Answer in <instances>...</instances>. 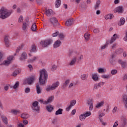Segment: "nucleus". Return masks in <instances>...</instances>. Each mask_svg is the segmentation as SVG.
I'll return each mask as SVG.
<instances>
[{"label": "nucleus", "instance_id": "nucleus-57", "mask_svg": "<svg viewBox=\"0 0 127 127\" xmlns=\"http://www.w3.org/2000/svg\"><path fill=\"white\" fill-rule=\"evenodd\" d=\"M38 101L43 104L47 105L46 100H44V99H39Z\"/></svg>", "mask_w": 127, "mask_h": 127}, {"label": "nucleus", "instance_id": "nucleus-55", "mask_svg": "<svg viewBox=\"0 0 127 127\" xmlns=\"http://www.w3.org/2000/svg\"><path fill=\"white\" fill-rule=\"evenodd\" d=\"M103 111H105L106 113L109 114L110 111V108L109 106H107V107H106V109H103Z\"/></svg>", "mask_w": 127, "mask_h": 127}, {"label": "nucleus", "instance_id": "nucleus-11", "mask_svg": "<svg viewBox=\"0 0 127 127\" xmlns=\"http://www.w3.org/2000/svg\"><path fill=\"white\" fill-rule=\"evenodd\" d=\"M115 54H112L110 57H109V63H110V64L112 65H115L116 64V61L115 59Z\"/></svg>", "mask_w": 127, "mask_h": 127}, {"label": "nucleus", "instance_id": "nucleus-34", "mask_svg": "<svg viewBox=\"0 0 127 127\" xmlns=\"http://www.w3.org/2000/svg\"><path fill=\"white\" fill-rule=\"evenodd\" d=\"M36 90H37V93L38 94H41L42 93V89L40 87L39 85H36Z\"/></svg>", "mask_w": 127, "mask_h": 127}, {"label": "nucleus", "instance_id": "nucleus-15", "mask_svg": "<svg viewBox=\"0 0 127 127\" xmlns=\"http://www.w3.org/2000/svg\"><path fill=\"white\" fill-rule=\"evenodd\" d=\"M118 63L121 64V67L123 68H126L127 67V62L126 61H123L122 60H118Z\"/></svg>", "mask_w": 127, "mask_h": 127}, {"label": "nucleus", "instance_id": "nucleus-20", "mask_svg": "<svg viewBox=\"0 0 127 127\" xmlns=\"http://www.w3.org/2000/svg\"><path fill=\"white\" fill-rule=\"evenodd\" d=\"M29 26V23H27L26 22H23L22 25V29L24 31H26L27 30V28Z\"/></svg>", "mask_w": 127, "mask_h": 127}, {"label": "nucleus", "instance_id": "nucleus-18", "mask_svg": "<svg viewBox=\"0 0 127 127\" xmlns=\"http://www.w3.org/2000/svg\"><path fill=\"white\" fill-rule=\"evenodd\" d=\"M45 13L46 14V15L48 17L54 15V11H53V10L52 9H46L45 11Z\"/></svg>", "mask_w": 127, "mask_h": 127}, {"label": "nucleus", "instance_id": "nucleus-39", "mask_svg": "<svg viewBox=\"0 0 127 127\" xmlns=\"http://www.w3.org/2000/svg\"><path fill=\"white\" fill-rule=\"evenodd\" d=\"M72 23H73V20L68 19L65 23V25L67 26H70L72 24Z\"/></svg>", "mask_w": 127, "mask_h": 127}, {"label": "nucleus", "instance_id": "nucleus-59", "mask_svg": "<svg viewBox=\"0 0 127 127\" xmlns=\"http://www.w3.org/2000/svg\"><path fill=\"white\" fill-rule=\"evenodd\" d=\"M100 32V30L98 28H95L93 29V33L94 34H98Z\"/></svg>", "mask_w": 127, "mask_h": 127}, {"label": "nucleus", "instance_id": "nucleus-30", "mask_svg": "<svg viewBox=\"0 0 127 127\" xmlns=\"http://www.w3.org/2000/svg\"><path fill=\"white\" fill-rule=\"evenodd\" d=\"M20 113V110L18 109H12L11 110V113L15 115H17Z\"/></svg>", "mask_w": 127, "mask_h": 127}, {"label": "nucleus", "instance_id": "nucleus-36", "mask_svg": "<svg viewBox=\"0 0 127 127\" xmlns=\"http://www.w3.org/2000/svg\"><path fill=\"white\" fill-rule=\"evenodd\" d=\"M90 34L88 32L84 34V39H85V41H86V42L90 40Z\"/></svg>", "mask_w": 127, "mask_h": 127}, {"label": "nucleus", "instance_id": "nucleus-50", "mask_svg": "<svg viewBox=\"0 0 127 127\" xmlns=\"http://www.w3.org/2000/svg\"><path fill=\"white\" fill-rule=\"evenodd\" d=\"M59 35V32L58 31H56V32L53 33L52 34V36L53 37H56L57 36H58Z\"/></svg>", "mask_w": 127, "mask_h": 127}, {"label": "nucleus", "instance_id": "nucleus-5", "mask_svg": "<svg viewBox=\"0 0 127 127\" xmlns=\"http://www.w3.org/2000/svg\"><path fill=\"white\" fill-rule=\"evenodd\" d=\"M92 115L91 112L90 111H87L83 114H80L79 116V120L82 122L85 120L86 118L90 117Z\"/></svg>", "mask_w": 127, "mask_h": 127}, {"label": "nucleus", "instance_id": "nucleus-28", "mask_svg": "<svg viewBox=\"0 0 127 127\" xmlns=\"http://www.w3.org/2000/svg\"><path fill=\"white\" fill-rule=\"evenodd\" d=\"M4 42L5 44V45L7 47H8L9 46V36H5L4 37Z\"/></svg>", "mask_w": 127, "mask_h": 127}, {"label": "nucleus", "instance_id": "nucleus-12", "mask_svg": "<svg viewBox=\"0 0 127 127\" xmlns=\"http://www.w3.org/2000/svg\"><path fill=\"white\" fill-rule=\"evenodd\" d=\"M124 11V8L123 6H118L114 9V13H123Z\"/></svg>", "mask_w": 127, "mask_h": 127}, {"label": "nucleus", "instance_id": "nucleus-23", "mask_svg": "<svg viewBox=\"0 0 127 127\" xmlns=\"http://www.w3.org/2000/svg\"><path fill=\"white\" fill-rule=\"evenodd\" d=\"M121 124H122V126H125L127 124V119H126L125 116H122L121 117Z\"/></svg>", "mask_w": 127, "mask_h": 127}, {"label": "nucleus", "instance_id": "nucleus-29", "mask_svg": "<svg viewBox=\"0 0 127 127\" xmlns=\"http://www.w3.org/2000/svg\"><path fill=\"white\" fill-rule=\"evenodd\" d=\"M54 96H50L48 98V100H46L47 105L49 103H51L54 101Z\"/></svg>", "mask_w": 127, "mask_h": 127}, {"label": "nucleus", "instance_id": "nucleus-33", "mask_svg": "<svg viewBox=\"0 0 127 127\" xmlns=\"http://www.w3.org/2000/svg\"><path fill=\"white\" fill-rule=\"evenodd\" d=\"M107 69L105 67H100L98 68V73H104L106 72Z\"/></svg>", "mask_w": 127, "mask_h": 127}, {"label": "nucleus", "instance_id": "nucleus-41", "mask_svg": "<svg viewBox=\"0 0 127 127\" xmlns=\"http://www.w3.org/2000/svg\"><path fill=\"white\" fill-rule=\"evenodd\" d=\"M37 51L36 46L35 44H33L31 46L30 52H36Z\"/></svg>", "mask_w": 127, "mask_h": 127}, {"label": "nucleus", "instance_id": "nucleus-13", "mask_svg": "<svg viewBox=\"0 0 127 127\" xmlns=\"http://www.w3.org/2000/svg\"><path fill=\"white\" fill-rule=\"evenodd\" d=\"M105 84V82L103 81H100L99 83H95L93 85V90H98L100 87L103 86Z\"/></svg>", "mask_w": 127, "mask_h": 127}, {"label": "nucleus", "instance_id": "nucleus-9", "mask_svg": "<svg viewBox=\"0 0 127 127\" xmlns=\"http://www.w3.org/2000/svg\"><path fill=\"white\" fill-rule=\"evenodd\" d=\"M28 58V55L26 52H23L20 55V57L19 60L21 62L25 61Z\"/></svg>", "mask_w": 127, "mask_h": 127}, {"label": "nucleus", "instance_id": "nucleus-62", "mask_svg": "<svg viewBox=\"0 0 127 127\" xmlns=\"http://www.w3.org/2000/svg\"><path fill=\"white\" fill-rule=\"evenodd\" d=\"M58 66L57 65L54 64L52 66V70H55L57 69Z\"/></svg>", "mask_w": 127, "mask_h": 127}, {"label": "nucleus", "instance_id": "nucleus-4", "mask_svg": "<svg viewBox=\"0 0 127 127\" xmlns=\"http://www.w3.org/2000/svg\"><path fill=\"white\" fill-rule=\"evenodd\" d=\"M14 57L13 56H9L7 57V59L2 61L1 63H0V65L8 66H9L13 61Z\"/></svg>", "mask_w": 127, "mask_h": 127}, {"label": "nucleus", "instance_id": "nucleus-27", "mask_svg": "<svg viewBox=\"0 0 127 127\" xmlns=\"http://www.w3.org/2000/svg\"><path fill=\"white\" fill-rule=\"evenodd\" d=\"M21 117L23 119H27L29 118L30 115L28 113H26V112H24V113H22L21 114Z\"/></svg>", "mask_w": 127, "mask_h": 127}, {"label": "nucleus", "instance_id": "nucleus-22", "mask_svg": "<svg viewBox=\"0 0 127 127\" xmlns=\"http://www.w3.org/2000/svg\"><path fill=\"white\" fill-rule=\"evenodd\" d=\"M122 100H123V102H124V104L125 105V108L127 109V95L124 94L122 95Z\"/></svg>", "mask_w": 127, "mask_h": 127}, {"label": "nucleus", "instance_id": "nucleus-35", "mask_svg": "<svg viewBox=\"0 0 127 127\" xmlns=\"http://www.w3.org/2000/svg\"><path fill=\"white\" fill-rule=\"evenodd\" d=\"M125 23V18L121 17V18H120V21H119V23H118V25L122 26V25H124Z\"/></svg>", "mask_w": 127, "mask_h": 127}, {"label": "nucleus", "instance_id": "nucleus-48", "mask_svg": "<svg viewBox=\"0 0 127 127\" xmlns=\"http://www.w3.org/2000/svg\"><path fill=\"white\" fill-rule=\"evenodd\" d=\"M118 112V107L115 106L113 109H112V114H115Z\"/></svg>", "mask_w": 127, "mask_h": 127}, {"label": "nucleus", "instance_id": "nucleus-10", "mask_svg": "<svg viewBox=\"0 0 127 127\" xmlns=\"http://www.w3.org/2000/svg\"><path fill=\"white\" fill-rule=\"evenodd\" d=\"M58 20L56 17H52L50 18V23L54 26L56 27L57 25Z\"/></svg>", "mask_w": 127, "mask_h": 127}, {"label": "nucleus", "instance_id": "nucleus-37", "mask_svg": "<svg viewBox=\"0 0 127 127\" xmlns=\"http://www.w3.org/2000/svg\"><path fill=\"white\" fill-rule=\"evenodd\" d=\"M31 29L33 32H36L37 31V27L36 25V24L35 23H34L31 27Z\"/></svg>", "mask_w": 127, "mask_h": 127}, {"label": "nucleus", "instance_id": "nucleus-14", "mask_svg": "<svg viewBox=\"0 0 127 127\" xmlns=\"http://www.w3.org/2000/svg\"><path fill=\"white\" fill-rule=\"evenodd\" d=\"M120 38V36L118 34H113V36L111 37V39L108 41L109 44H113L116 40Z\"/></svg>", "mask_w": 127, "mask_h": 127}, {"label": "nucleus", "instance_id": "nucleus-42", "mask_svg": "<svg viewBox=\"0 0 127 127\" xmlns=\"http://www.w3.org/2000/svg\"><path fill=\"white\" fill-rule=\"evenodd\" d=\"M100 3H101V1L100 0L96 1V3L94 6V8H95V9H98L99 8Z\"/></svg>", "mask_w": 127, "mask_h": 127}, {"label": "nucleus", "instance_id": "nucleus-17", "mask_svg": "<svg viewBox=\"0 0 127 127\" xmlns=\"http://www.w3.org/2000/svg\"><path fill=\"white\" fill-rule=\"evenodd\" d=\"M61 44H62V42L61 41V40H57L54 43V44L53 45V47L54 48L56 49V48L60 47L61 46Z\"/></svg>", "mask_w": 127, "mask_h": 127}, {"label": "nucleus", "instance_id": "nucleus-16", "mask_svg": "<svg viewBox=\"0 0 127 127\" xmlns=\"http://www.w3.org/2000/svg\"><path fill=\"white\" fill-rule=\"evenodd\" d=\"M91 78H92V80L95 82L99 80V75L97 73H92V75H91Z\"/></svg>", "mask_w": 127, "mask_h": 127}, {"label": "nucleus", "instance_id": "nucleus-24", "mask_svg": "<svg viewBox=\"0 0 127 127\" xmlns=\"http://www.w3.org/2000/svg\"><path fill=\"white\" fill-rule=\"evenodd\" d=\"M1 120L3 123L5 124V126L8 125V119L6 116L4 115H1Z\"/></svg>", "mask_w": 127, "mask_h": 127}, {"label": "nucleus", "instance_id": "nucleus-3", "mask_svg": "<svg viewBox=\"0 0 127 127\" xmlns=\"http://www.w3.org/2000/svg\"><path fill=\"white\" fill-rule=\"evenodd\" d=\"M60 85V82L57 81L53 83L52 85H48L46 87V91L47 92H51L56 90Z\"/></svg>", "mask_w": 127, "mask_h": 127}, {"label": "nucleus", "instance_id": "nucleus-26", "mask_svg": "<svg viewBox=\"0 0 127 127\" xmlns=\"http://www.w3.org/2000/svg\"><path fill=\"white\" fill-rule=\"evenodd\" d=\"M76 61H77V57H74L73 59L71 60V62L68 64L70 66L74 65L75 64Z\"/></svg>", "mask_w": 127, "mask_h": 127}, {"label": "nucleus", "instance_id": "nucleus-2", "mask_svg": "<svg viewBox=\"0 0 127 127\" xmlns=\"http://www.w3.org/2000/svg\"><path fill=\"white\" fill-rule=\"evenodd\" d=\"M48 78V74L46 69H42L40 71V76L39 82L41 84L43 85L46 83Z\"/></svg>", "mask_w": 127, "mask_h": 127}, {"label": "nucleus", "instance_id": "nucleus-64", "mask_svg": "<svg viewBox=\"0 0 127 127\" xmlns=\"http://www.w3.org/2000/svg\"><path fill=\"white\" fill-rule=\"evenodd\" d=\"M23 123L24 126H26L27 125H28V122L27 121V120H23Z\"/></svg>", "mask_w": 127, "mask_h": 127}, {"label": "nucleus", "instance_id": "nucleus-31", "mask_svg": "<svg viewBox=\"0 0 127 127\" xmlns=\"http://www.w3.org/2000/svg\"><path fill=\"white\" fill-rule=\"evenodd\" d=\"M88 76V74H82L81 75L80 78L82 80H86Z\"/></svg>", "mask_w": 127, "mask_h": 127}, {"label": "nucleus", "instance_id": "nucleus-19", "mask_svg": "<svg viewBox=\"0 0 127 127\" xmlns=\"http://www.w3.org/2000/svg\"><path fill=\"white\" fill-rule=\"evenodd\" d=\"M54 106H53V105H51V104L46 106V110L49 113L52 112L54 111Z\"/></svg>", "mask_w": 127, "mask_h": 127}, {"label": "nucleus", "instance_id": "nucleus-60", "mask_svg": "<svg viewBox=\"0 0 127 127\" xmlns=\"http://www.w3.org/2000/svg\"><path fill=\"white\" fill-rule=\"evenodd\" d=\"M3 55L1 52H0V63H1V62L3 61Z\"/></svg>", "mask_w": 127, "mask_h": 127}, {"label": "nucleus", "instance_id": "nucleus-32", "mask_svg": "<svg viewBox=\"0 0 127 127\" xmlns=\"http://www.w3.org/2000/svg\"><path fill=\"white\" fill-rule=\"evenodd\" d=\"M63 111H64L63 109H62V108H59L58 110L56 111L55 115L58 116V115H62L63 113Z\"/></svg>", "mask_w": 127, "mask_h": 127}, {"label": "nucleus", "instance_id": "nucleus-6", "mask_svg": "<svg viewBox=\"0 0 127 127\" xmlns=\"http://www.w3.org/2000/svg\"><path fill=\"white\" fill-rule=\"evenodd\" d=\"M39 102L38 101H34L32 103V109L34 112H39L40 110V107L38 105Z\"/></svg>", "mask_w": 127, "mask_h": 127}, {"label": "nucleus", "instance_id": "nucleus-52", "mask_svg": "<svg viewBox=\"0 0 127 127\" xmlns=\"http://www.w3.org/2000/svg\"><path fill=\"white\" fill-rule=\"evenodd\" d=\"M20 73V71L18 69L15 70L13 73V76H16V75Z\"/></svg>", "mask_w": 127, "mask_h": 127}, {"label": "nucleus", "instance_id": "nucleus-45", "mask_svg": "<svg viewBox=\"0 0 127 127\" xmlns=\"http://www.w3.org/2000/svg\"><path fill=\"white\" fill-rule=\"evenodd\" d=\"M37 60V58L36 57H34L32 59H29L28 60V63H34V62H35Z\"/></svg>", "mask_w": 127, "mask_h": 127}, {"label": "nucleus", "instance_id": "nucleus-54", "mask_svg": "<svg viewBox=\"0 0 127 127\" xmlns=\"http://www.w3.org/2000/svg\"><path fill=\"white\" fill-rule=\"evenodd\" d=\"M70 79H67L65 80V82L64 84V87H65L69 83Z\"/></svg>", "mask_w": 127, "mask_h": 127}, {"label": "nucleus", "instance_id": "nucleus-44", "mask_svg": "<svg viewBox=\"0 0 127 127\" xmlns=\"http://www.w3.org/2000/svg\"><path fill=\"white\" fill-rule=\"evenodd\" d=\"M110 77L111 76L109 74H103L102 75H101V78L104 79H110Z\"/></svg>", "mask_w": 127, "mask_h": 127}, {"label": "nucleus", "instance_id": "nucleus-8", "mask_svg": "<svg viewBox=\"0 0 127 127\" xmlns=\"http://www.w3.org/2000/svg\"><path fill=\"white\" fill-rule=\"evenodd\" d=\"M53 41L51 39H48L44 41L41 42V44L44 47H47L48 46L50 45Z\"/></svg>", "mask_w": 127, "mask_h": 127}, {"label": "nucleus", "instance_id": "nucleus-63", "mask_svg": "<svg viewBox=\"0 0 127 127\" xmlns=\"http://www.w3.org/2000/svg\"><path fill=\"white\" fill-rule=\"evenodd\" d=\"M123 40L125 42H127V32H126V33L125 34V36L124 38H123Z\"/></svg>", "mask_w": 127, "mask_h": 127}, {"label": "nucleus", "instance_id": "nucleus-38", "mask_svg": "<svg viewBox=\"0 0 127 127\" xmlns=\"http://www.w3.org/2000/svg\"><path fill=\"white\" fill-rule=\"evenodd\" d=\"M109 44L110 43L109 41L106 42V43H105V44L101 46V47H100V49H101V50H105L106 48L108 47Z\"/></svg>", "mask_w": 127, "mask_h": 127}, {"label": "nucleus", "instance_id": "nucleus-58", "mask_svg": "<svg viewBox=\"0 0 127 127\" xmlns=\"http://www.w3.org/2000/svg\"><path fill=\"white\" fill-rule=\"evenodd\" d=\"M84 57L83 55H80L79 57H78L77 60L78 61H81L83 60Z\"/></svg>", "mask_w": 127, "mask_h": 127}, {"label": "nucleus", "instance_id": "nucleus-25", "mask_svg": "<svg viewBox=\"0 0 127 127\" xmlns=\"http://www.w3.org/2000/svg\"><path fill=\"white\" fill-rule=\"evenodd\" d=\"M104 104V101H101L99 103H97V104H96L95 108H96V109H100V108L102 107Z\"/></svg>", "mask_w": 127, "mask_h": 127}, {"label": "nucleus", "instance_id": "nucleus-43", "mask_svg": "<svg viewBox=\"0 0 127 127\" xmlns=\"http://www.w3.org/2000/svg\"><path fill=\"white\" fill-rule=\"evenodd\" d=\"M24 21V17L23 15H20V16L19 17L18 19V22L19 23H23Z\"/></svg>", "mask_w": 127, "mask_h": 127}, {"label": "nucleus", "instance_id": "nucleus-1", "mask_svg": "<svg viewBox=\"0 0 127 127\" xmlns=\"http://www.w3.org/2000/svg\"><path fill=\"white\" fill-rule=\"evenodd\" d=\"M13 13L12 9L9 10L5 7H2L0 9V18L5 19L8 18Z\"/></svg>", "mask_w": 127, "mask_h": 127}, {"label": "nucleus", "instance_id": "nucleus-49", "mask_svg": "<svg viewBox=\"0 0 127 127\" xmlns=\"http://www.w3.org/2000/svg\"><path fill=\"white\" fill-rule=\"evenodd\" d=\"M76 104V100H72L70 101V106H71L72 107H73L75 106V105Z\"/></svg>", "mask_w": 127, "mask_h": 127}, {"label": "nucleus", "instance_id": "nucleus-7", "mask_svg": "<svg viewBox=\"0 0 127 127\" xmlns=\"http://www.w3.org/2000/svg\"><path fill=\"white\" fill-rule=\"evenodd\" d=\"M35 79H36V78L34 76L28 77L23 81V84H28L29 85H31L34 82Z\"/></svg>", "mask_w": 127, "mask_h": 127}, {"label": "nucleus", "instance_id": "nucleus-53", "mask_svg": "<svg viewBox=\"0 0 127 127\" xmlns=\"http://www.w3.org/2000/svg\"><path fill=\"white\" fill-rule=\"evenodd\" d=\"M24 92L26 94L29 93L30 92V88L26 87L24 90Z\"/></svg>", "mask_w": 127, "mask_h": 127}, {"label": "nucleus", "instance_id": "nucleus-56", "mask_svg": "<svg viewBox=\"0 0 127 127\" xmlns=\"http://www.w3.org/2000/svg\"><path fill=\"white\" fill-rule=\"evenodd\" d=\"M17 127H25V126L23 124V123H21V122H18L17 124Z\"/></svg>", "mask_w": 127, "mask_h": 127}, {"label": "nucleus", "instance_id": "nucleus-47", "mask_svg": "<svg viewBox=\"0 0 127 127\" xmlns=\"http://www.w3.org/2000/svg\"><path fill=\"white\" fill-rule=\"evenodd\" d=\"M19 85V82L18 81H17L15 84L11 86V88H13L14 89H16Z\"/></svg>", "mask_w": 127, "mask_h": 127}, {"label": "nucleus", "instance_id": "nucleus-46", "mask_svg": "<svg viewBox=\"0 0 127 127\" xmlns=\"http://www.w3.org/2000/svg\"><path fill=\"white\" fill-rule=\"evenodd\" d=\"M58 36H59V38H60V39H61V40H63V39H64V37H65V35H64L63 33H59V35H58Z\"/></svg>", "mask_w": 127, "mask_h": 127}, {"label": "nucleus", "instance_id": "nucleus-61", "mask_svg": "<svg viewBox=\"0 0 127 127\" xmlns=\"http://www.w3.org/2000/svg\"><path fill=\"white\" fill-rule=\"evenodd\" d=\"M75 85V83L74 82H71L70 84H69V85L68 86V88L69 89L73 87V86Z\"/></svg>", "mask_w": 127, "mask_h": 127}, {"label": "nucleus", "instance_id": "nucleus-51", "mask_svg": "<svg viewBox=\"0 0 127 127\" xmlns=\"http://www.w3.org/2000/svg\"><path fill=\"white\" fill-rule=\"evenodd\" d=\"M118 73V71L117 69H112L111 70V74H112V75H115L116 74H117V73Z\"/></svg>", "mask_w": 127, "mask_h": 127}, {"label": "nucleus", "instance_id": "nucleus-21", "mask_svg": "<svg viewBox=\"0 0 127 127\" xmlns=\"http://www.w3.org/2000/svg\"><path fill=\"white\" fill-rule=\"evenodd\" d=\"M114 16L113 14L109 13L105 15V16H104V18H105L106 20H112L114 18Z\"/></svg>", "mask_w": 127, "mask_h": 127}, {"label": "nucleus", "instance_id": "nucleus-40", "mask_svg": "<svg viewBox=\"0 0 127 127\" xmlns=\"http://www.w3.org/2000/svg\"><path fill=\"white\" fill-rule=\"evenodd\" d=\"M55 4H56V8H59L61 6V0H56Z\"/></svg>", "mask_w": 127, "mask_h": 127}]
</instances>
